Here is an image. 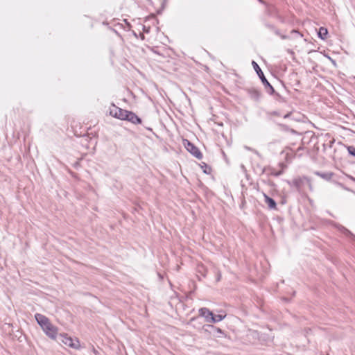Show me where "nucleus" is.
Masks as SVG:
<instances>
[{"label": "nucleus", "instance_id": "nucleus-17", "mask_svg": "<svg viewBox=\"0 0 355 355\" xmlns=\"http://www.w3.org/2000/svg\"><path fill=\"white\" fill-rule=\"evenodd\" d=\"M347 150H348V153L351 155L355 157V147L354 146H348L347 147Z\"/></svg>", "mask_w": 355, "mask_h": 355}, {"label": "nucleus", "instance_id": "nucleus-2", "mask_svg": "<svg viewBox=\"0 0 355 355\" xmlns=\"http://www.w3.org/2000/svg\"><path fill=\"white\" fill-rule=\"evenodd\" d=\"M59 339L64 345L73 349H78L80 347V342L77 338H72L67 334H60Z\"/></svg>", "mask_w": 355, "mask_h": 355}, {"label": "nucleus", "instance_id": "nucleus-25", "mask_svg": "<svg viewBox=\"0 0 355 355\" xmlns=\"http://www.w3.org/2000/svg\"><path fill=\"white\" fill-rule=\"evenodd\" d=\"M291 112H289V113L286 114V115H284V118L286 119V118L289 117L291 116Z\"/></svg>", "mask_w": 355, "mask_h": 355}, {"label": "nucleus", "instance_id": "nucleus-21", "mask_svg": "<svg viewBox=\"0 0 355 355\" xmlns=\"http://www.w3.org/2000/svg\"><path fill=\"white\" fill-rule=\"evenodd\" d=\"M265 26L270 30L274 31V29H275V26L272 24H266Z\"/></svg>", "mask_w": 355, "mask_h": 355}, {"label": "nucleus", "instance_id": "nucleus-1", "mask_svg": "<svg viewBox=\"0 0 355 355\" xmlns=\"http://www.w3.org/2000/svg\"><path fill=\"white\" fill-rule=\"evenodd\" d=\"M252 64L254 67V69L257 72V75L260 78L263 85L265 86L266 89H267V92L270 94H275V91L273 88V87L270 84V83L267 80L266 78L263 71H261V68L258 65V64L255 61H252Z\"/></svg>", "mask_w": 355, "mask_h": 355}, {"label": "nucleus", "instance_id": "nucleus-11", "mask_svg": "<svg viewBox=\"0 0 355 355\" xmlns=\"http://www.w3.org/2000/svg\"><path fill=\"white\" fill-rule=\"evenodd\" d=\"M314 174L327 181H329L334 175V173L333 172L323 173L320 171H315L314 172Z\"/></svg>", "mask_w": 355, "mask_h": 355}, {"label": "nucleus", "instance_id": "nucleus-13", "mask_svg": "<svg viewBox=\"0 0 355 355\" xmlns=\"http://www.w3.org/2000/svg\"><path fill=\"white\" fill-rule=\"evenodd\" d=\"M225 316H226V315H221V314L214 315L212 313V317H209L210 319H208V322L216 323V322H220V321L223 320L225 318Z\"/></svg>", "mask_w": 355, "mask_h": 355}, {"label": "nucleus", "instance_id": "nucleus-7", "mask_svg": "<svg viewBox=\"0 0 355 355\" xmlns=\"http://www.w3.org/2000/svg\"><path fill=\"white\" fill-rule=\"evenodd\" d=\"M125 120L130 121L134 124H139L141 123V119L131 111H128L125 114Z\"/></svg>", "mask_w": 355, "mask_h": 355}, {"label": "nucleus", "instance_id": "nucleus-20", "mask_svg": "<svg viewBox=\"0 0 355 355\" xmlns=\"http://www.w3.org/2000/svg\"><path fill=\"white\" fill-rule=\"evenodd\" d=\"M306 186H307L309 187V189L312 191L313 190V186H312V184L311 182V180L309 178H307V182H306Z\"/></svg>", "mask_w": 355, "mask_h": 355}, {"label": "nucleus", "instance_id": "nucleus-15", "mask_svg": "<svg viewBox=\"0 0 355 355\" xmlns=\"http://www.w3.org/2000/svg\"><path fill=\"white\" fill-rule=\"evenodd\" d=\"M327 34H328V31L326 28L320 27L319 28L318 35L320 39H322V40L326 39Z\"/></svg>", "mask_w": 355, "mask_h": 355}, {"label": "nucleus", "instance_id": "nucleus-16", "mask_svg": "<svg viewBox=\"0 0 355 355\" xmlns=\"http://www.w3.org/2000/svg\"><path fill=\"white\" fill-rule=\"evenodd\" d=\"M209 327L211 329L213 334L216 335V334H223L224 332L222 329L218 327H216L214 325H209Z\"/></svg>", "mask_w": 355, "mask_h": 355}, {"label": "nucleus", "instance_id": "nucleus-22", "mask_svg": "<svg viewBox=\"0 0 355 355\" xmlns=\"http://www.w3.org/2000/svg\"><path fill=\"white\" fill-rule=\"evenodd\" d=\"M291 34H295L299 35L300 37H302V35L297 30H292Z\"/></svg>", "mask_w": 355, "mask_h": 355}, {"label": "nucleus", "instance_id": "nucleus-19", "mask_svg": "<svg viewBox=\"0 0 355 355\" xmlns=\"http://www.w3.org/2000/svg\"><path fill=\"white\" fill-rule=\"evenodd\" d=\"M204 164V170H203V172L206 174H209L210 173V171H211V168L205 164V163H203Z\"/></svg>", "mask_w": 355, "mask_h": 355}, {"label": "nucleus", "instance_id": "nucleus-3", "mask_svg": "<svg viewBox=\"0 0 355 355\" xmlns=\"http://www.w3.org/2000/svg\"><path fill=\"white\" fill-rule=\"evenodd\" d=\"M184 145L186 148V149L195 157H196L198 159H201L202 158V154L193 144L190 142L189 140L185 139L184 140Z\"/></svg>", "mask_w": 355, "mask_h": 355}, {"label": "nucleus", "instance_id": "nucleus-24", "mask_svg": "<svg viewBox=\"0 0 355 355\" xmlns=\"http://www.w3.org/2000/svg\"><path fill=\"white\" fill-rule=\"evenodd\" d=\"M279 36L281 37V38H282V40H286V39H288V37L287 35H281V34H280V35H279Z\"/></svg>", "mask_w": 355, "mask_h": 355}, {"label": "nucleus", "instance_id": "nucleus-9", "mask_svg": "<svg viewBox=\"0 0 355 355\" xmlns=\"http://www.w3.org/2000/svg\"><path fill=\"white\" fill-rule=\"evenodd\" d=\"M249 97L254 101H259L261 98V92L255 88H248L245 89Z\"/></svg>", "mask_w": 355, "mask_h": 355}, {"label": "nucleus", "instance_id": "nucleus-18", "mask_svg": "<svg viewBox=\"0 0 355 355\" xmlns=\"http://www.w3.org/2000/svg\"><path fill=\"white\" fill-rule=\"evenodd\" d=\"M340 230L345 234L347 235H350L352 237H354V235L349 231L347 229H346L345 227H342V228L340 229Z\"/></svg>", "mask_w": 355, "mask_h": 355}, {"label": "nucleus", "instance_id": "nucleus-23", "mask_svg": "<svg viewBox=\"0 0 355 355\" xmlns=\"http://www.w3.org/2000/svg\"><path fill=\"white\" fill-rule=\"evenodd\" d=\"M273 31L277 35H280V32L277 28H275Z\"/></svg>", "mask_w": 355, "mask_h": 355}, {"label": "nucleus", "instance_id": "nucleus-10", "mask_svg": "<svg viewBox=\"0 0 355 355\" xmlns=\"http://www.w3.org/2000/svg\"><path fill=\"white\" fill-rule=\"evenodd\" d=\"M264 202L270 209H277V203L274 199L263 193Z\"/></svg>", "mask_w": 355, "mask_h": 355}, {"label": "nucleus", "instance_id": "nucleus-14", "mask_svg": "<svg viewBox=\"0 0 355 355\" xmlns=\"http://www.w3.org/2000/svg\"><path fill=\"white\" fill-rule=\"evenodd\" d=\"M266 12H267L268 15L273 16L277 12V10L276 7L274 6L273 5H267Z\"/></svg>", "mask_w": 355, "mask_h": 355}, {"label": "nucleus", "instance_id": "nucleus-6", "mask_svg": "<svg viewBox=\"0 0 355 355\" xmlns=\"http://www.w3.org/2000/svg\"><path fill=\"white\" fill-rule=\"evenodd\" d=\"M42 330L50 338L53 340L56 339L58 335V328L51 322L45 326Z\"/></svg>", "mask_w": 355, "mask_h": 355}, {"label": "nucleus", "instance_id": "nucleus-12", "mask_svg": "<svg viewBox=\"0 0 355 355\" xmlns=\"http://www.w3.org/2000/svg\"><path fill=\"white\" fill-rule=\"evenodd\" d=\"M199 314L200 315L204 317L205 318L206 322H207L208 319H210L209 317H212V312L205 307L199 309Z\"/></svg>", "mask_w": 355, "mask_h": 355}, {"label": "nucleus", "instance_id": "nucleus-8", "mask_svg": "<svg viewBox=\"0 0 355 355\" xmlns=\"http://www.w3.org/2000/svg\"><path fill=\"white\" fill-rule=\"evenodd\" d=\"M35 318L38 324L41 327L42 329H43L45 326H46L49 323L51 322L47 317L40 313H36L35 315Z\"/></svg>", "mask_w": 355, "mask_h": 355}, {"label": "nucleus", "instance_id": "nucleus-5", "mask_svg": "<svg viewBox=\"0 0 355 355\" xmlns=\"http://www.w3.org/2000/svg\"><path fill=\"white\" fill-rule=\"evenodd\" d=\"M126 113V110L119 108L114 105H113V108L110 110V114L111 116L121 120H125Z\"/></svg>", "mask_w": 355, "mask_h": 355}, {"label": "nucleus", "instance_id": "nucleus-4", "mask_svg": "<svg viewBox=\"0 0 355 355\" xmlns=\"http://www.w3.org/2000/svg\"><path fill=\"white\" fill-rule=\"evenodd\" d=\"M306 182H307V178L303 177L295 178L291 182H288V184L291 187H294L299 193H303L304 191Z\"/></svg>", "mask_w": 355, "mask_h": 355}]
</instances>
